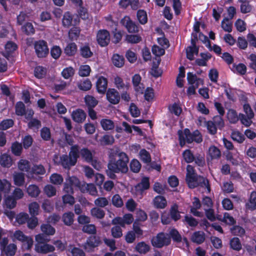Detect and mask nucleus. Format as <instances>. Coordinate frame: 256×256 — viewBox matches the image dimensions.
<instances>
[{
    "label": "nucleus",
    "mask_w": 256,
    "mask_h": 256,
    "mask_svg": "<svg viewBox=\"0 0 256 256\" xmlns=\"http://www.w3.org/2000/svg\"><path fill=\"white\" fill-rule=\"evenodd\" d=\"M118 159H112L108 164V170H106L107 176L111 179L116 180L117 178L116 173H126L128 168V164L129 158L128 155L124 152H120L117 154Z\"/></svg>",
    "instance_id": "nucleus-1"
},
{
    "label": "nucleus",
    "mask_w": 256,
    "mask_h": 256,
    "mask_svg": "<svg viewBox=\"0 0 256 256\" xmlns=\"http://www.w3.org/2000/svg\"><path fill=\"white\" fill-rule=\"evenodd\" d=\"M186 182L190 188H194L200 186L206 188L208 192H210V185L208 178L198 175L194 167L190 164L186 166Z\"/></svg>",
    "instance_id": "nucleus-2"
},
{
    "label": "nucleus",
    "mask_w": 256,
    "mask_h": 256,
    "mask_svg": "<svg viewBox=\"0 0 256 256\" xmlns=\"http://www.w3.org/2000/svg\"><path fill=\"white\" fill-rule=\"evenodd\" d=\"M178 134L179 144L182 148L184 146L186 142L192 144L193 142H195L200 144L202 141V135L198 130L192 132L190 129L186 128L184 130L183 132L182 130H179Z\"/></svg>",
    "instance_id": "nucleus-3"
},
{
    "label": "nucleus",
    "mask_w": 256,
    "mask_h": 256,
    "mask_svg": "<svg viewBox=\"0 0 256 256\" xmlns=\"http://www.w3.org/2000/svg\"><path fill=\"white\" fill-rule=\"evenodd\" d=\"M83 186H85V185L82 184L78 178L76 176H72L66 180L63 190L66 194H74V188H77L82 190Z\"/></svg>",
    "instance_id": "nucleus-4"
},
{
    "label": "nucleus",
    "mask_w": 256,
    "mask_h": 256,
    "mask_svg": "<svg viewBox=\"0 0 256 256\" xmlns=\"http://www.w3.org/2000/svg\"><path fill=\"white\" fill-rule=\"evenodd\" d=\"M152 246L156 248H162L164 246H168L171 244L168 234L164 232L158 233L156 236H153L151 239Z\"/></svg>",
    "instance_id": "nucleus-5"
},
{
    "label": "nucleus",
    "mask_w": 256,
    "mask_h": 256,
    "mask_svg": "<svg viewBox=\"0 0 256 256\" xmlns=\"http://www.w3.org/2000/svg\"><path fill=\"white\" fill-rule=\"evenodd\" d=\"M102 243L100 237L96 235H91L87 238L86 242L82 244V248L86 252H90L94 251Z\"/></svg>",
    "instance_id": "nucleus-6"
},
{
    "label": "nucleus",
    "mask_w": 256,
    "mask_h": 256,
    "mask_svg": "<svg viewBox=\"0 0 256 256\" xmlns=\"http://www.w3.org/2000/svg\"><path fill=\"white\" fill-rule=\"evenodd\" d=\"M34 48L36 55L38 58H44L47 56L49 53L47 42L42 40L36 41L34 44Z\"/></svg>",
    "instance_id": "nucleus-7"
},
{
    "label": "nucleus",
    "mask_w": 256,
    "mask_h": 256,
    "mask_svg": "<svg viewBox=\"0 0 256 256\" xmlns=\"http://www.w3.org/2000/svg\"><path fill=\"white\" fill-rule=\"evenodd\" d=\"M14 236L22 243L23 248L28 250L32 248L34 242L33 239L30 236H26L20 230H16L14 234Z\"/></svg>",
    "instance_id": "nucleus-8"
},
{
    "label": "nucleus",
    "mask_w": 256,
    "mask_h": 256,
    "mask_svg": "<svg viewBox=\"0 0 256 256\" xmlns=\"http://www.w3.org/2000/svg\"><path fill=\"white\" fill-rule=\"evenodd\" d=\"M96 39L98 44L101 47L108 46L110 40V32L105 29L98 30L96 33Z\"/></svg>",
    "instance_id": "nucleus-9"
},
{
    "label": "nucleus",
    "mask_w": 256,
    "mask_h": 256,
    "mask_svg": "<svg viewBox=\"0 0 256 256\" xmlns=\"http://www.w3.org/2000/svg\"><path fill=\"white\" fill-rule=\"evenodd\" d=\"M53 160L54 164L57 166H61L65 169L69 170L71 166H75L74 162H72L70 158L66 154L60 156L54 154Z\"/></svg>",
    "instance_id": "nucleus-10"
},
{
    "label": "nucleus",
    "mask_w": 256,
    "mask_h": 256,
    "mask_svg": "<svg viewBox=\"0 0 256 256\" xmlns=\"http://www.w3.org/2000/svg\"><path fill=\"white\" fill-rule=\"evenodd\" d=\"M120 23L129 33H138L139 32L138 25L132 21L129 16H124L121 20Z\"/></svg>",
    "instance_id": "nucleus-11"
},
{
    "label": "nucleus",
    "mask_w": 256,
    "mask_h": 256,
    "mask_svg": "<svg viewBox=\"0 0 256 256\" xmlns=\"http://www.w3.org/2000/svg\"><path fill=\"white\" fill-rule=\"evenodd\" d=\"M107 100L112 104H118L120 100L119 92L115 88H108L106 93Z\"/></svg>",
    "instance_id": "nucleus-12"
},
{
    "label": "nucleus",
    "mask_w": 256,
    "mask_h": 256,
    "mask_svg": "<svg viewBox=\"0 0 256 256\" xmlns=\"http://www.w3.org/2000/svg\"><path fill=\"white\" fill-rule=\"evenodd\" d=\"M108 80L103 76H100L96 82V88L98 93L104 94L107 91Z\"/></svg>",
    "instance_id": "nucleus-13"
},
{
    "label": "nucleus",
    "mask_w": 256,
    "mask_h": 256,
    "mask_svg": "<svg viewBox=\"0 0 256 256\" xmlns=\"http://www.w3.org/2000/svg\"><path fill=\"white\" fill-rule=\"evenodd\" d=\"M80 55L84 58L88 59L92 57L94 55L93 52L91 50L88 43H85L80 47Z\"/></svg>",
    "instance_id": "nucleus-14"
},
{
    "label": "nucleus",
    "mask_w": 256,
    "mask_h": 256,
    "mask_svg": "<svg viewBox=\"0 0 256 256\" xmlns=\"http://www.w3.org/2000/svg\"><path fill=\"white\" fill-rule=\"evenodd\" d=\"M80 150L79 146L78 144H74L70 147L68 156L70 158V161L76 165L78 159L80 158Z\"/></svg>",
    "instance_id": "nucleus-15"
},
{
    "label": "nucleus",
    "mask_w": 256,
    "mask_h": 256,
    "mask_svg": "<svg viewBox=\"0 0 256 256\" xmlns=\"http://www.w3.org/2000/svg\"><path fill=\"white\" fill-rule=\"evenodd\" d=\"M35 250L38 253L47 254L53 252L55 250V248L52 245L44 243L36 244L35 246Z\"/></svg>",
    "instance_id": "nucleus-16"
},
{
    "label": "nucleus",
    "mask_w": 256,
    "mask_h": 256,
    "mask_svg": "<svg viewBox=\"0 0 256 256\" xmlns=\"http://www.w3.org/2000/svg\"><path fill=\"white\" fill-rule=\"evenodd\" d=\"M73 16L72 14L70 12H66L62 16V24L65 27L68 28L72 25L75 26L76 24V20H74V24H72Z\"/></svg>",
    "instance_id": "nucleus-17"
},
{
    "label": "nucleus",
    "mask_w": 256,
    "mask_h": 256,
    "mask_svg": "<svg viewBox=\"0 0 256 256\" xmlns=\"http://www.w3.org/2000/svg\"><path fill=\"white\" fill-rule=\"evenodd\" d=\"M86 113L82 109H78L72 114L73 120L78 123H82L86 120Z\"/></svg>",
    "instance_id": "nucleus-18"
},
{
    "label": "nucleus",
    "mask_w": 256,
    "mask_h": 256,
    "mask_svg": "<svg viewBox=\"0 0 256 256\" xmlns=\"http://www.w3.org/2000/svg\"><path fill=\"white\" fill-rule=\"evenodd\" d=\"M169 214L170 218L174 222H177L181 218L180 212L178 211V206L176 203L171 206Z\"/></svg>",
    "instance_id": "nucleus-19"
},
{
    "label": "nucleus",
    "mask_w": 256,
    "mask_h": 256,
    "mask_svg": "<svg viewBox=\"0 0 256 256\" xmlns=\"http://www.w3.org/2000/svg\"><path fill=\"white\" fill-rule=\"evenodd\" d=\"M154 206L157 208L163 209L167 205V201L166 198L162 196H157L153 200Z\"/></svg>",
    "instance_id": "nucleus-20"
},
{
    "label": "nucleus",
    "mask_w": 256,
    "mask_h": 256,
    "mask_svg": "<svg viewBox=\"0 0 256 256\" xmlns=\"http://www.w3.org/2000/svg\"><path fill=\"white\" fill-rule=\"evenodd\" d=\"M80 156L88 162H90L93 160V155L91 151L87 148H83L80 150Z\"/></svg>",
    "instance_id": "nucleus-21"
},
{
    "label": "nucleus",
    "mask_w": 256,
    "mask_h": 256,
    "mask_svg": "<svg viewBox=\"0 0 256 256\" xmlns=\"http://www.w3.org/2000/svg\"><path fill=\"white\" fill-rule=\"evenodd\" d=\"M246 208L250 210L256 209V192L252 191L248 198V202L246 204Z\"/></svg>",
    "instance_id": "nucleus-22"
},
{
    "label": "nucleus",
    "mask_w": 256,
    "mask_h": 256,
    "mask_svg": "<svg viewBox=\"0 0 256 256\" xmlns=\"http://www.w3.org/2000/svg\"><path fill=\"white\" fill-rule=\"evenodd\" d=\"M78 50L76 44L74 42L68 43L64 48V53L68 56H74Z\"/></svg>",
    "instance_id": "nucleus-23"
},
{
    "label": "nucleus",
    "mask_w": 256,
    "mask_h": 256,
    "mask_svg": "<svg viewBox=\"0 0 256 256\" xmlns=\"http://www.w3.org/2000/svg\"><path fill=\"white\" fill-rule=\"evenodd\" d=\"M192 240L198 244H202L205 240L204 232L202 231L194 232L192 236Z\"/></svg>",
    "instance_id": "nucleus-24"
},
{
    "label": "nucleus",
    "mask_w": 256,
    "mask_h": 256,
    "mask_svg": "<svg viewBox=\"0 0 256 256\" xmlns=\"http://www.w3.org/2000/svg\"><path fill=\"white\" fill-rule=\"evenodd\" d=\"M199 48L196 46H189L186 49V58L190 60L194 59V54L198 55V54Z\"/></svg>",
    "instance_id": "nucleus-25"
},
{
    "label": "nucleus",
    "mask_w": 256,
    "mask_h": 256,
    "mask_svg": "<svg viewBox=\"0 0 256 256\" xmlns=\"http://www.w3.org/2000/svg\"><path fill=\"white\" fill-rule=\"evenodd\" d=\"M13 179L16 186H22L25 182L24 174L22 172H16L14 174Z\"/></svg>",
    "instance_id": "nucleus-26"
},
{
    "label": "nucleus",
    "mask_w": 256,
    "mask_h": 256,
    "mask_svg": "<svg viewBox=\"0 0 256 256\" xmlns=\"http://www.w3.org/2000/svg\"><path fill=\"white\" fill-rule=\"evenodd\" d=\"M114 65L117 68H122L124 64V58L118 54H114L112 58Z\"/></svg>",
    "instance_id": "nucleus-27"
},
{
    "label": "nucleus",
    "mask_w": 256,
    "mask_h": 256,
    "mask_svg": "<svg viewBox=\"0 0 256 256\" xmlns=\"http://www.w3.org/2000/svg\"><path fill=\"white\" fill-rule=\"evenodd\" d=\"M114 83L116 88L120 90H126L129 88V85L126 84L122 78L119 76H116L114 78Z\"/></svg>",
    "instance_id": "nucleus-28"
},
{
    "label": "nucleus",
    "mask_w": 256,
    "mask_h": 256,
    "mask_svg": "<svg viewBox=\"0 0 256 256\" xmlns=\"http://www.w3.org/2000/svg\"><path fill=\"white\" fill-rule=\"evenodd\" d=\"M168 236H169L170 240H172V239L174 242L178 243L182 242V236L178 231L175 228L170 229L168 234Z\"/></svg>",
    "instance_id": "nucleus-29"
},
{
    "label": "nucleus",
    "mask_w": 256,
    "mask_h": 256,
    "mask_svg": "<svg viewBox=\"0 0 256 256\" xmlns=\"http://www.w3.org/2000/svg\"><path fill=\"white\" fill-rule=\"evenodd\" d=\"M21 30L27 36L32 35L35 32V29L30 22H26L21 28Z\"/></svg>",
    "instance_id": "nucleus-30"
},
{
    "label": "nucleus",
    "mask_w": 256,
    "mask_h": 256,
    "mask_svg": "<svg viewBox=\"0 0 256 256\" xmlns=\"http://www.w3.org/2000/svg\"><path fill=\"white\" fill-rule=\"evenodd\" d=\"M74 215L72 212H69L63 214L62 219L64 224L70 226L73 224Z\"/></svg>",
    "instance_id": "nucleus-31"
},
{
    "label": "nucleus",
    "mask_w": 256,
    "mask_h": 256,
    "mask_svg": "<svg viewBox=\"0 0 256 256\" xmlns=\"http://www.w3.org/2000/svg\"><path fill=\"white\" fill-rule=\"evenodd\" d=\"M230 136L233 140L238 144H242L246 139L244 135L238 130H233Z\"/></svg>",
    "instance_id": "nucleus-32"
},
{
    "label": "nucleus",
    "mask_w": 256,
    "mask_h": 256,
    "mask_svg": "<svg viewBox=\"0 0 256 256\" xmlns=\"http://www.w3.org/2000/svg\"><path fill=\"white\" fill-rule=\"evenodd\" d=\"M136 17L140 24L144 25L148 22L147 13L144 10H138L136 12Z\"/></svg>",
    "instance_id": "nucleus-33"
},
{
    "label": "nucleus",
    "mask_w": 256,
    "mask_h": 256,
    "mask_svg": "<svg viewBox=\"0 0 256 256\" xmlns=\"http://www.w3.org/2000/svg\"><path fill=\"white\" fill-rule=\"evenodd\" d=\"M182 156L188 164L192 163L194 160V154L190 149L184 150L182 154Z\"/></svg>",
    "instance_id": "nucleus-34"
},
{
    "label": "nucleus",
    "mask_w": 256,
    "mask_h": 256,
    "mask_svg": "<svg viewBox=\"0 0 256 256\" xmlns=\"http://www.w3.org/2000/svg\"><path fill=\"white\" fill-rule=\"evenodd\" d=\"M140 158L141 160L145 164H148L151 162L152 158L150 152L146 149H142L139 152Z\"/></svg>",
    "instance_id": "nucleus-35"
},
{
    "label": "nucleus",
    "mask_w": 256,
    "mask_h": 256,
    "mask_svg": "<svg viewBox=\"0 0 256 256\" xmlns=\"http://www.w3.org/2000/svg\"><path fill=\"white\" fill-rule=\"evenodd\" d=\"M46 74V68L40 66L35 67L34 70V75L36 78L38 79L44 78Z\"/></svg>",
    "instance_id": "nucleus-36"
},
{
    "label": "nucleus",
    "mask_w": 256,
    "mask_h": 256,
    "mask_svg": "<svg viewBox=\"0 0 256 256\" xmlns=\"http://www.w3.org/2000/svg\"><path fill=\"white\" fill-rule=\"evenodd\" d=\"M84 102L88 109L94 108L98 104V101L93 96L90 95L85 96Z\"/></svg>",
    "instance_id": "nucleus-37"
},
{
    "label": "nucleus",
    "mask_w": 256,
    "mask_h": 256,
    "mask_svg": "<svg viewBox=\"0 0 256 256\" xmlns=\"http://www.w3.org/2000/svg\"><path fill=\"white\" fill-rule=\"evenodd\" d=\"M41 230L43 234L48 235H54L55 234V228L48 224H44L41 225Z\"/></svg>",
    "instance_id": "nucleus-38"
},
{
    "label": "nucleus",
    "mask_w": 256,
    "mask_h": 256,
    "mask_svg": "<svg viewBox=\"0 0 256 256\" xmlns=\"http://www.w3.org/2000/svg\"><path fill=\"white\" fill-rule=\"evenodd\" d=\"M100 124L105 130H112L114 128V122L110 120L103 118L100 120Z\"/></svg>",
    "instance_id": "nucleus-39"
},
{
    "label": "nucleus",
    "mask_w": 256,
    "mask_h": 256,
    "mask_svg": "<svg viewBox=\"0 0 256 256\" xmlns=\"http://www.w3.org/2000/svg\"><path fill=\"white\" fill-rule=\"evenodd\" d=\"M0 164L3 167L10 168L12 166V159L10 156L4 154L0 156Z\"/></svg>",
    "instance_id": "nucleus-40"
},
{
    "label": "nucleus",
    "mask_w": 256,
    "mask_h": 256,
    "mask_svg": "<svg viewBox=\"0 0 256 256\" xmlns=\"http://www.w3.org/2000/svg\"><path fill=\"white\" fill-rule=\"evenodd\" d=\"M16 114L17 116H22L26 114V106L21 101L16 103L15 106Z\"/></svg>",
    "instance_id": "nucleus-41"
},
{
    "label": "nucleus",
    "mask_w": 256,
    "mask_h": 256,
    "mask_svg": "<svg viewBox=\"0 0 256 256\" xmlns=\"http://www.w3.org/2000/svg\"><path fill=\"white\" fill-rule=\"evenodd\" d=\"M26 191L29 196L34 198L38 196L40 192L39 188L35 184L30 185Z\"/></svg>",
    "instance_id": "nucleus-42"
},
{
    "label": "nucleus",
    "mask_w": 256,
    "mask_h": 256,
    "mask_svg": "<svg viewBox=\"0 0 256 256\" xmlns=\"http://www.w3.org/2000/svg\"><path fill=\"white\" fill-rule=\"evenodd\" d=\"M12 154L16 156H20L22 152V146L21 143L16 142H14L11 146Z\"/></svg>",
    "instance_id": "nucleus-43"
},
{
    "label": "nucleus",
    "mask_w": 256,
    "mask_h": 256,
    "mask_svg": "<svg viewBox=\"0 0 256 256\" xmlns=\"http://www.w3.org/2000/svg\"><path fill=\"white\" fill-rule=\"evenodd\" d=\"M136 248L139 253L145 254L150 250V246L144 242H142L136 244Z\"/></svg>",
    "instance_id": "nucleus-44"
},
{
    "label": "nucleus",
    "mask_w": 256,
    "mask_h": 256,
    "mask_svg": "<svg viewBox=\"0 0 256 256\" xmlns=\"http://www.w3.org/2000/svg\"><path fill=\"white\" fill-rule=\"evenodd\" d=\"M18 48L17 44L12 41H8L5 45L6 52L8 56L11 55Z\"/></svg>",
    "instance_id": "nucleus-45"
},
{
    "label": "nucleus",
    "mask_w": 256,
    "mask_h": 256,
    "mask_svg": "<svg viewBox=\"0 0 256 256\" xmlns=\"http://www.w3.org/2000/svg\"><path fill=\"white\" fill-rule=\"evenodd\" d=\"M16 249V246L15 244H10L4 250H2V252L4 253L6 256H13L15 254Z\"/></svg>",
    "instance_id": "nucleus-46"
},
{
    "label": "nucleus",
    "mask_w": 256,
    "mask_h": 256,
    "mask_svg": "<svg viewBox=\"0 0 256 256\" xmlns=\"http://www.w3.org/2000/svg\"><path fill=\"white\" fill-rule=\"evenodd\" d=\"M208 152L212 159H218L221 156L220 150L214 146H210L209 148Z\"/></svg>",
    "instance_id": "nucleus-47"
},
{
    "label": "nucleus",
    "mask_w": 256,
    "mask_h": 256,
    "mask_svg": "<svg viewBox=\"0 0 256 256\" xmlns=\"http://www.w3.org/2000/svg\"><path fill=\"white\" fill-rule=\"evenodd\" d=\"M18 169L24 172H28L30 169V162L26 160H20L18 162Z\"/></svg>",
    "instance_id": "nucleus-48"
},
{
    "label": "nucleus",
    "mask_w": 256,
    "mask_h": 256,
    "mask_svg": "<svg viewBox=\"0 0 256 256\" xmlns=\"http://www.w3.org/2000/svg\"><path fill=\"white\" fill-rule=\"evenodd\" d=\"M78 88L80 90L83 91H87L92 88V84L90 80L88 78L81 81L78 84Z\"/></svg>",
    "instance_id": "nucleus-49"
},
{
    "label": "nucleus",
    "mask_w": 256,
    "mask_h": 256,
    "mask_svg": "<svg viewBox=\"0 0 256 256\" xmlns=\"http://www.w3.org/2000/svg\"><path fill=\"white\" fill-rule=\"evenodd\" d=\"M82 230L84 233L96 235V226L93 224H87L83 226Z\"/></svg>",
    "instance_id": "nucleus-50"
},
{
    "label": "nucleus",
    "mask_w": 256,
    "mask_h": 256,
    "mask_svg": "<svg viewBox=\"0 0 256 256\" xmlns=\"http://www.w3.org/2000/svg\"><path fill=\"white\" fill-rule=\"evenodd\" d=\"M228 118L232 124H236L239 120V115L238 116L236 112L234 110H230L228 112Z\"/></svg>",
    "instance_id": "nucleus-51"
},
{
    "label": "nucleus",
    "mask_w": 256,
    "mask_h": 256,
    "mask_svg": "<svg viewBox=\"0 0 256 256\" xmlns=\"http://www.w3.org/2000/svg\"><path fill=\"white\" fill-rule=\"evenodd\" d=\"M33 142L34 140L32 136L28 134L22 138L21 144L24 148L26 150L32 146Z\"/></svg>",
    "instance_id": "nucleus-52"
},
{
    "label": "nucleus",
    "mask_w": 256,
    "mask_h": 256,
    "mask_svg": "<svg viewBox=\"0 0 256 256\" xmlns=\"http://www.w3.org/2000/svg\"><path fill=\"white\" fill-rule=\"evenodd\" d=\"M230 248L234 250L240 251L242 249V244L238 238L234 237L230 240Z\"/></svg>",
    "instance_id": "nucleus-53"
},
{
    "label": "nucleus",
    "mask_w": 256,
    "mask_h": 256,
    "mask_svg": "<svg viewBox=\"0 0 256 256\" xmlns=\"http://www.w3.org/2000/svg\"><path fill=\"white\" fill-rule=\"evenodd\" d=\"M239 120L241 123L246 127L250 126L252 123V119L253 118H251L250 116H246L244 114L240 113L239 114Z\"/></svg>",
    "instance_id": "nucleus-54"
},
{
    "label": "nucleus",
    "mask_w": 256,
    "mask_h": 256,
    "mask_svg": "<svg viewBox=\"0 0 256 256\" xmlns=\"http://www.w3.org/2000/svg\"><path fill=\"white\" fill-rule=\"evenodd\" d=\"M40 206L38 202H34L28 205L29 212L32 216H36L38 214Z\"/></svg>",
    "instance_id": "nucleus-55"
},
{
    "label": "nucleus",
    "mask_w": 256,
    "mask_h": 256,
    "mask_svg": "<svg viewBox=\"0 0 256 256\" xmlns=\"http://www.w3.org/2000/svg\"><path fill=\"white\" fill-rule=\"evenodd\" d=\"M14 124V122L12 119H6L0 122V130H5L12 128Z\"/></svg>",
    "instance_id": "nucleus-56"
},
{
    "label": "nucleus",
    "mask_w": 256,
    "mask_h": 256,
    "mask_svg": "<svg viewBox=\"0 0 256 256\" xmlns=\"http://www.w3.org/2000/svg\"><path fill=\"white\" fill-rule=\"evenodd\" d=\"M231 233L234 236H242L245 234L244 229L240 226H234L230 228Z\"/></svg>",
    "instance_id": "nucleus-57"
},
{
    "label": "nucleus",
    "mask_w": 256,
    "mask_h": 256,
    "mask_svg": "<svg viewBox=\"0 0 256 256\" xmlns=\"http://www.w3.org/2000/svg\"><path fill=\"white\" fill-rule=\"evenodd\" d=\"M205 122L208 132L212 135L216 134L218 127L216 126L214 122L212 120L206 121Z\"/></svg>",
    "instance_id": "nucleus-58"
},
{
    "label": "nucleus",
    "mask_w": 256,
    "mask_h": 256,
    "mask_svg": "<svg viewBox=\"0 0 256 256\" xmlns=\"http://www.w3.org/2000/svg\"><path fill=\"white\" fill-rule=\"evenodd\" d=\"M91 214L98 219H102L104 218L105 212L104 210L99 208H94L90 210Z\"/></svg>",
    "instance_id": "nucleus-59"
},
{
    "label": "nucleus",
    "mask_w": 256,
    "mask_h": 256,
    "mask_svg": "<svg viewBox=\"0 0 256 256\" xmlns=\"http://www.w3.org/2000/svg\"><path fill=\"white\" fill-rule=\"evenodd\" d=\"M80 30L79 28L74 26L70 29L68 32V36L72 40H76L80 36Z\"/></svg>",
    "instance_id": "nucleus-60"
},
{
    "label": "nucleus",
    "mask_w": 256,
    "mask_h": 256,
    "mask_svg": "<svg viewBox=\"0 0 256 256\" xmlns=\"http://www.w3.org/2000/svg\"><path fill=\"white\" fill-rule=\"evenodd\" d=\"M11 184L6 179L2 180L0 179V192L8 193L10 190Z\"/></svg>",
    "instance_id": "nucleus-61"
},
{
    "label": "nucleus",
    "mask_w": 256,
    "mask_h": 256,
    "mask_svg": "<svg viewBox=\"0 0 256 256\" xmlns=\"http://www.w3.org/2000/svg\"><path fill=\"white\" fill-rule=\"evenodd\" d=\"M114 137L108 134L103 136L100 140L101 144L104 146L112 145L114 142Z\"/></svg>",
    "instance_id": "nucleus-62"
},
{
    "label": "nucleus",
    "mask_w": 256,
    "mask_h": 256,
    "mask_svg": "<svg viewBox=\"0 0 256 256\" xmlns=\"http://www.w3.org/2000/svg\"><path fill=\"white\" fill-rule=\"evenodd\" d=\"M112 204L116 208H121L124 205L123 200L118 194L114 195L112 198Z\"/></svg>",
    "instance_id": "nucleus-63"
},
{
    "label": "nucleus",
    "mask_w": 256,
    "mask_h": 256,
    "mask_svg": "<svg viewBox=\"0 0 256 256\" xmlns=\"http://www.w3.org/2000/svg\"><path fill=\"white\" fill-rule=\"evenodd\" d=\"M50 182L56 185L61 184L64 180L62 175L58 174H53L50 176Z\"/></svg>",
    "instance_id": "nucleus-64"
}]
</instances>
